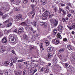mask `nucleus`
<instances>
[{
    "label": "nucleus",
    "mask_w": 75,
    "mask_h": 75,
    "mask_svg": "<svg viewBox=\"0 0 75 75\" xmlns=\"http://www.w3.org/2000/svg\"><path fill=\"white\" fill-rule=\"evenodd\" d=\"M43 27L45 28L43 31V34L44 35H46L48 34V32L47 31H49V33H50V28H47V23H44Z\"/></svg>",
    "instance_id": "f257e3e1"
},
{
    "label": "nucleus",
    "mask_w": 75,
    "mask_h": 75,
    "mask_svg": "<svg viewBox=\"0 0 75 75\" xmlns=\"http://www.w3.org/2000/svg\"><path fill=\"white\" fill-rule=\"evenodd\" d=\"M48 66H45L44 67H44H42L40 71L42 72H44L45 73H48L50 71V70L48 69Z\"/></svg>",
    "instance_id": "f03ea898"
},
{
    "label": "nucleus",
    "mask_w": 75,
    "mask_h": 75,
    "mask_svg": "<svg viewBox=\"0 0 75 75\" xmlns=\"http://www.w3.org/2000/svg\"><path fill=\"white\" fill-rule=\"evenodd\" d=\"M16 38H17V35H12L10 37L9 39V41L11 43H13L16 41Z\"/></svg>",
    "instance_id": "7ed1b4c3"
},
{
    "label": "nucleus",
    "mask_w": 75,
    "mask_h": 75,
    "mask_svg": "<svg viewBox=\"0 0 75 75\" xmlns=\"http://www.w3.org/2000/svg\"><path fill=\"white\" fill-rule=\"evenodd\" d=\"M61 42L57 40V39H55L52 40V42L53 44H55V45H57L58 44H59Z\"/></svg>",
    "instance_id": "20e7f679"
},
{
    "label": "nucleus",
    "mask_w": 75,
    "mask_h": 75,
    "mask_svg": "<svg viewBox=\"0 0 75 75\" xmlns=\"http://www.w3.org/2000/svg\"><path fill=\"white\" fill-rule=\"evenodd\" d=\"M6 51V48L4 46H0V53H3Z\"/></svg>",
    "instance_id": "39448f33"
},
{
    "label": "nucleus",
    "mask_w": 75,
    "mask_h": 75,
    "mask_svg": "<svg viewBox=\"0 0 75 75\" xmlns=\"http://www.w3.org/2000/svg\"><path fill=\"white\" fill-rule=\"evenodd\" d=\"M23 38L25 40H26V41H28V42H30V40L29 38L27 36V35L24 34L23 35Z\"/></svg>",
    "instance_id": "423d86ee"
},
{
    "label": "nucleus",
    "mask_w": 75,
    "mask_h": 75,
    "mask_svg": "<svg viewBox=\"0 0 75 75\" xmlns=\"http://www.w3.org/2000/svg\"><path fill=\"white\" fill-rule=\"evenodd\" d=\"M58 24V21L57 20L54 19V22L53 23V25L54 26H57Z\"/></svg>",
    "instance_id": "0eeeda50"
},
{
    "label": "nucleus",
    "mask_w": 75,
    "mask_h": 75,
    "mask_svg": "<svg viewBox=\"0 0 75 75\" xmlns=\"http://www.w3.org/2000/svg\"><path fill=\"white\" fill-rule=\"evenodd\" d=\"M23 18L22 17V15H18L17 17L16 18V20H22Z\"/></svg>",
    "instance_id": "6e6552de"
},
{
    "label": "nucleus",
    "mask_w": 75,
    "mask_h": 75,
    "mask_svg": "<svg viewBox=\"0 0 75 75\" xmlns=\"http://www.w3.org/2000/svg\"><path fill=\"white\" fill-rule=\"evenodd\" d=\"M1 75H8L7 71L5 70L1 72Z\"/></svg>",
    "instance_id": "1a4fd4ad"
},
{
    "label": "nucleus",
    "mask_w": 75,
    "mask_h": 75,
    "mask_svg": "<svg viewBox=\"0 0 75 75\" xmlns=\"http://www.w3.org/2000/svg\"><path fill=\"white\" fill-rule=\"evenodd\" d=\"M24 31V28H22L20 29L18 31V34H20V33H23Z\"/></svg>",
    "instance_id": "9d476101"
},
{
    "label": "nucleus",
    "mask_w": 75,
    "mask_h": 75,
    "mask_svg": "<svg viewBox=\"0 0 75 75\" xmlns=\"http://www.w3.org/2000/svg\"><path fill=\"white\" fill-rule=\"evenodd\" d=\"M9 64H10V61L7 60L4 62V65L5 66H8Z\"/></svg>",
    "instance_id": "9b49d317"
},
{
    "label": "nucleus",
    "mask_w": 75,
    "mask_h": 75,
    "mask_svg": "<svg viewBox=\"0 0 75 75\" xmlns=\"http://www.w3.org/2000/svg\"><path fill=\"white\" fill-rule=\"evenodd\" d=\"M26 28H27L29 30H30L31 31H33L34 30L33 28L30 25H28L27 26H26Z\"/></svg>",
    "instance_id": "f8f14e48"
},
{
    "label": "nucleus",
    "mask_w": 75,
    "mask_h": 75,
    "mask_svg": "<svg viewBox=\"0 0 75 75\" xmlns=\"http://www.w3.org/2000/svg\"><path fill=\"white\" fill-rule=\"evenodd\" d=\"M12 2H14L16 3H20L21 2V0H11Z\"/></svg>",
    "instance_id": "ddd939ff"
},
{
    "label": "nucleus",
    "mask_w": 75,
    "mask_h": 75,
    "mask_svg": "<svg viewBox=\"0 0 75 75\" xmlns=\"http://www.w3.org/2000/svg\"><path fill=\"white\" fill-rule=\"evenodd\" d=\"M73 47V46H72V45H67L68 49L69 50V51H71L72 50Z\"/></svg>",
    "instance_id": "4468645a"
},
{
    "label": "nucleus",
    "mask_w": 75,
    "mask_h": 75,
    "mask_svg": "<svg viewBox=\"0 0 75 75\" xmlns=\"http://www.w3.org/2000/svg\"><path fill=\"white\" fill-rule=\"evenodd\" d=\"M63 27L61 25H59L58 27L57 28L58 29L59 31L60 32L62 31Z\"/></svg>",
    "instance_id": "2eb2a0df"
},
{
    "label": "nucleus",
    "mask_w": 75,
    "mask_h": 75,
    "mask_svg": "<svg viewBox=\"0 0 75 75\" xmlns=\"http://www.w3.org/2000/svg\"><path fill=\"white\" fill-rule=\"evenodd\" d=\"M53 48L51 47H49L47 48V51L48 52H50V51L51 52L53 51Z\"/></svg>",
    "instance_id": "dca6fc26"
},
{
    "label": "nucleus",
    "mask_w": 75,
    "mask_h": 75,
    "mask_svg": "<svg viewBox=\"0 0 75 75\" xmlns=\"http://www.w3.org/2000/svg\"><path fill=\"white\" fill-rule=\"evenodd\" d=\"M44 40H45V39H44L42 40V41H44V42L45 43L46 45L48 46V45H49V42L48 40H45L44 41Z\"/></svg>",
    "instance_id": "f3484780"
},
{
    "label": "nucleus",
    "mask_w": 75,
    "mask_h": 75,
    "mask_svg": "<svg viewBox=\"0 0 75 75\" xmlns=\"http://www.w3.org/2000/svg\"><path fill=\"white\" fill-rule=\"evenodd\" d=\"M34 11H35V10L34 9H33V10H32V11L31 12H29L28 13V15L30 17L31 16V15H32L33 14V13H34Z\"/></svg>",
    "instance_id": "a211bd4d"
},
{
    "label": "nucleus",
    "mask_w": 75,
    "mask_h": 75,
    "mask_svg": "<svg viewBox=\"0 0 75 75\" xmlns=\"http://www.w3.org/2000/svg\"><path fill=\"white\" fill-rule=\"evenodd\" d=\"M2 41L3 43H6L7 42V40L6 38H4L2 39Z\"/></svg>",
    "instance_id": "6ab92c4d"
},
{
    "label": "nucleus",
    "mask_w": 75,
    "mask_h": 75,
    "mask_svg": "<svg viewBox=\"0 0 75 75\" xmlns=\"http://www.w3.org/2000/svg\"><path fill=\"white\" fill-rule=\"evenodd\" d=\"M2 9H3L5 11H8L9 9H10V7H8V6H7L6 8H2Z\"/></svg>",
    "instance_id": "aec40b11"
},
{
    "label": "nucleus",
    "mask_w": 75,
    "mask_h": 75,
    "mask_svg": "<svg viewBox=\"0 0 75 75\" xmlns=\"http://www.w3.org/2000/svg\"><path fill=\"white\" fill-rule=\"evenodd\" d=\"M56 37L59 38V39H62V36L60 35V34L58 33L57 34V35H56Z\"/></svg>",
    "instance_id": "412c9836"
},
{
    "label": "nucleus",
    "mask_w": 75,
    "mask_h": 75,
    "mask_svg": "<svg viewBox=\"0 0 75 75\" xmlns=\"http://www.w3.org/2000/svg\"><path fill=\"white\" fill-rule=\"evenodd\" d=\"M57 29H54L53 31V35H55L57 34Z\"/></svg>",
    "instance_id": "4be33fe9"
},
{
    "label": "nucleus",
    "mask_w": 75,
    "mask_h": 75,
    "mask_svg": "<svg viewBox=\"0 0 75 75\" xmlns=\"http://www.w3.org/2000/svg\"><path fill=\"white\" fill-rule=\"evenodd\" d=\"M21 25H23V26H25L26 28H27V24H26V23L25 22H22L21 23Z\"/></svg>",
    "instance_id": "5701e85b"
},
{
    "label": "nucleus",
    "mask_w": 75,
    "mask_h": 75,
    "mask_svg": "<svg viewBox=\"0 0 75 75\" xmlns=\"http://www.w3.org/2000/svg\"><path fill=\"white\" fill-rule=\"evenodd\" d=\"M52 55H53V54L51 53L49 54L48 55V56H47L48 58L49 59H50V58H51V57H52Z\"/></svg>",
    "instance_id": "b1692460"
},
{
    "label": "nucleus",
    "mask_w": 75,
    "mask_h": 75,
    "mask_svg": "<svg viewBox=\"0 0 75 75\" xmlns=\"http://www.w3.org/2000/svg\"><path fill=\"white\" fill-rule=\"evenodd\" d=\"M37 48V47L33 45H31L30 46V48L31 50L32 49H33L34 48Z\"/></svg>",
    "instance_id": "393cba45"
},
{
    "label": "nucleus",
    "mask_w": 75,
    "mask_h": 75,
    "mask_svg": "<svg viewBox=\"0 0 75 75\" xmlns=\"http://www.w3.org/2000/svg\"><path fill=\"white\" fill-rule=\"evenodd\" d=\"M8 16V15L7 14H5L2 16V18L3 19H4L6 18Z\"/></svg>",
    "instance_id": "a878e982"
},
{
    "label": "nucleus",
    "mask_w": 75,
    "mask_h": 75,
    "mask_svg": "<svg viewBox=\"0 0 75 75\" xmlns=\"http://www.w3.org/2000/svg\"><path fill=\"white\" fill-rule=\"evenodd\" d=\"M62 8H61V6H59V12L60 14H62L61 12H62Z\"/></svg>",
    "instance_id": "bb28decb"
},
{
    "label": "nucleus",
    "mask_w": 75,
    "mask_h": 75,
    "mask_svg": "<svg viewBox=\"0 0 75 75\" xmlns=\"http://www.w3.org/2000/svg\"><path fill=\"white\" fill-rule=\"evenodd\" d=\"M40 50L41 51H43V50H44V48H43V47L42 46V43L40 44Z\"/></svg>",
    "instance_id": "cd10ccee"
},
{
    "label": "nucleus",
    "mask_w": 75,
    "mask_h": 75,
    "mask_svg": "<svg viewBox=\"0 0 75 75\" xmlns=\"http://www.w3.org/2000/svg\"><path fill=\"white\" fill-rule=\"evenodd\" d=\"M75 58L74 57H72V59L71 60V62L72 63H74L75 62Z\"/></svg>",
    "instance_id": "c85d7f7f"
},
{
    "label": "nucleus",
    "mask_w": 75,
    "mask_h": 75,
    "mask_svg": "<svg viewBox=\"0 0 75 75\" xmlns=\"http://www.w3.org/2000/svg\"><path fill=\"white\" fill-rule=\"evenodd\" d=\"M42 3L43 5H45L46 4L47 2L45 1L44 0H42Z\"/></svg>",
    "instance_id": "c756f323"
},
{
    "label": "nucleus",
    "mask_w": 75,
    "mask_h": 75,
    "mask_svg": "<svg viewBox=\"0 0 75 75\" xmlns=\"http://www.w3.org/2000/svg\"><path fill=\"white\" fill-rule=\"evenodd\" d=\"M4 33L6 34H8V33H9V31L8 30H5L4 31Z\"/></svg>",
    "instance_id": "7c9ffc66"
},
{
    "label": "nucleus",
    "mask_w": 75,
    "mask_h": 75,
    "mask_svg": "<svg viewBox=\"0 0 75 75\" xmlns=\"http://www.w3.org/2000/svg\"><path fill=\"white\" fill-rule=\"evenodd\" d=\"M15 73L16 75H21V73H19L18 72L16 71H15Z\"/></svg>",
    "instance_id": "2f4dec72"
},
{
    "label": "nucleus",
    "mask_w": 75,
    "mask_h": 75,
    "mask_svg": "<svg viewBox=\"0 0 75 75\" xmlns=\"http://www.w3.org/2000/svg\"><path fill=\"white\" fill-rule=\"evenodd\" d=\"M31 23V24H32V25H34V26H35L36 25H37V22H32Z\"/></svg>",
    "instance_id": "473e14b6"
},
{
    "label": "nucleus",
    "mask_w": 75,
    "mask_h": 75,
    "mask_svg": "<svg viewBox=\"0 0 75 75\" xmlns=\"http://www.w3.org/2000/svg\"><path fill=\"white\" fill-rule=\"evenodd\" d=\"M8 23H9V20H8L4 22V24H7Z\"/></svg>",
    "instance_id": "72a5a7b5"
},
{
    "label": "nucleus",
    "mask_w": 75,
    "mask_h": 75,
    "mask_svg": "<svg viewBox=\"0 0 75 75\" xmlns=\"http://www.w3.org/2000/svg\"><path fill=\"white\" fill-rule=\"evenodd\" d=\"M16 61H17V59L15 58H14L13 59L12 61V62L13 63H16Z\"/></svg>",
    "instance_id": "f704fd0d"
},
{
    "label": "nucleus",
    "mask_w": 75,
    "mask_h": 75,
    "mask_svg": "<svg viewBox=\"0 0 75 75\" xmlns=\"http://www.w3.org/2000/svg\"><path fill=\"white\" fill-rule=\"evenodd\" d=\"M65 65L67 68H69L70 67L68 63H65Z\"/></svg>",
    "instance_id": "c9c22d12"
},
{
    "label": "nucleus",
    "mask_w": 75,
    "mask_h": 75,
    "mask_svg": "<svg viewBox=\"0 0 75 75\" xmlns=\"http://www.w3.org/2000/svg\"><path fill=\"white\" fill-rule=\"evenodd\" d=\"M72 28L73 29L75 30V23H74L72 25Z\"/></svg>",
    "instance_id": "e433bc0d"
},
{
    "label": "nucleus",
    "mask_w": 75,
    "mask_h": 75,
    "mask_svg": "<svg viewBox=\"0 0 75 75\" xmlns=\"http://www.w3.org/2000/svg\"><path fill=\"white\" fill-rule=\"evenodd\" d=\"M12 24V23H10L8 25H7L6 26L8 27H10V26H11Z\"/></svg>",
    "instance_id": "4c0bfd02"
},
{
    "label": "nucleus",
    "mask_w": 75,
    "mask_h": 75,
    "mask_svg": "<svg viewBox=\"0 0 75 75\" xmlns=\"http://www.w3.org/2000/svg\"><path fill=\"white\" fill-rule=\"evenodd\" d=\"M62 20L63 21L64 23H65V22H66V20H65V17L63 16L62 17Z\"/></svg>",
    "instance_id": "58836bf2"
},
{
    "label": "nucleus",
    "mask_w": 75,
    "mask_h": 75,
    "mask_svg": "<svg viewBox=\"0 0 75 75\" xmlns=\"http://www.w3.org/2000/svg\"><path fill=\"white\" fill-rule=\"evenodd\" d=\"M47 14L46 13H43V17H46L47 18Z\"/></svg>",
    "instance_id": "ea45409f"
},
{
    "label": "nucleus",
    "mask_w": 75,
    "mask_h": 75,
    "mask_svg": "<svg viewBox=\"0 0 75 75\" xmlns=\"http://www.w3.org/2000/svg\"><path fill=\"white\" fill-rule=\"evenodd\" d=\"M67 41H68V39H67V38H64L63 40V41H64V42H67Z\"/></svg>",
    "instance_id": "a19ab883"
},
{
    "label": "nucleus",
    "mask_w": 75,
    "mask_h": 75,
    "mask_svg": "<svg viewBox=\"0 0 75 75\" xmlns=\"http://www.w3.org/2000/svg\"><path fill=\"white\" fill-rule=\"evenodd\" d=\"M64 51V49H61L59 51V52H63Z\"/></svg>",
    "instance_id": "79ce46f5"
},
{
    "label": "nucleus",
    "mask_w": 75,
    "mask_h": 75,
    "mask_svg": "<svg viewBox=\"0 0 75 75\" xmlns=\"http://www.w3.org/2000/svg\"><path fill=\"white\" fill-rule=\"evenodd\" d=\"M37 62H39V63L41 64V63L42 62V60H41V59H39L38 61H37Z\"/></svg>",
    "instance_id": "37998d69"
},
{
    "label": "nucleus",
    "mask_w": 75,
    "mask_h": 75,
    "mask_svg": "<svg viewBox=\"0 0 75 75\" xmlns=\"http://www.w3.org/2000/svg\"><path fill=\"white\" fill-rule=\"evenodd\" d=\"M31 7L33 8L32 10H33V9H34L35 10V9L34 8V6L33 5H31Z\"/></svg>",
    "instance_id": "c03bdc74"
},
{
    "label": "nucleus",
    "mask_w": 75,
    "mask_h": 75,
    "mask_svg": "<svg viewBox=\"0 0 75 75\" xmlns=\"http://www.w3.org/2000/svg\"><path fill=\"white\" fill-rule=\"evenodd\" d=\"M54 21H55V20L54 19H51L50 20V21L51 23H54Z\"/></svg>",
    "instance_id": "a18cd8bd"
},
{
    "label": "nucleus",
    "mask_w": 75,
    "mask_h": 75,
    "mask_svg": "<svg viewBox=\"0 0 75 75\" xmlns=\"http://www.w3.org/2000/svg\"><path fill=\"white\" fill-rule=\"evenodd\" d=\"M54 11L56 13L57 12V11H58V8H57V7H55L54 9Z\"/></svg>",
    "instance_id": "49530a36"
},
{
    "label": "nucleus",
    "mask_w": 75,
    "mask_h": 75,
    "mask_svg": "<svg viewBox=\"0 0 75 75\" xmlns=\"http://www.w3.org/2000/svg\"><path fill=\"white\" fill-rule=\"evenodd\" d=\"M67 27L69 30H72V28L70 25H67Z\"/></svg>",
    "instance_id": "de8ad7c7"
},
{
    "label": "nucleus",
    "mask_w": 75,
    "mask_h": 75,
    "mask_svg": "<svg viewBox=\"0 0 75 75\" xmlns=\"http://www.w3.org/2000/svg\"><path fill=\"white\" fill-rule=\"evenodd\" d=\"M69 11L70 13H72L73 14H74V10L70 9L69 10Z\"/></svg>",
    "instance_id": "09e8293b"
},
{
    "label": "nucleus",
    "mask_w": 75,
    "mask_h": 75,
    "mask_svg": "<svg viewBox=\"0 0 75 75\" xmlns=\"http://www.w3.org/2000/svg\"><path fill=\"white\" fill-rule=\"evenodd\" d=\"M37 69H35L34 70V72L32 73V74H31V75H33L34 74H35V73L36 72H37Z\"/></svg>",
    "instance_id": "8fccbe9b"
},
{
    "label": "nucleus",
    "mask_w": 75,
    "mask_h": 75,
    "mask_svg": "<svg viewBox=\"0 0 75 75\" xmlns=\"http://www.w3.org/2000/svg\"><path fill=\"white\" fill-rule=\"evenodd\" d=\"M45 13H46L47 14V16H48V15H50V12L48 11H46Z\"/></svg>",
    "instance_id": "3c124183"
},
{
    "label": "nucleus",
    "mask_w": 75,
    "mask_h": 75,
    "mask_svg": "<svg viewBox=\"0 0 75 75\" xmlns=\"http://www.w3.org/2000/svg\"><path fill=\"white\" fill-rule=\"evenodd\" d=\"M58 57H59V58H60V59H62V58H63V57H62V56L61 55H58Z\"/></svg>",
    "instance_id": "603ef678"
},
{
    "label": "nucleus",
    "mask_w": 75,
    "mask_h": 75,
    "mask_svg": "<svg viewBox=\"0 0 75 75\" xmlns=\"http://www.w3.org/2000/svg\"><path fill=\"white\" fill-rule=\"evenodd\" d=\"M44 23L43 22H40V26H43L44 25Z\"/></svg>",
    "instance_id": "864d4df0"
},
{
    "label": "nucleus",
    "mask_w": 75,
    "mask_h": 75,
    "mask_svg": "<svg viewBox=\"0 0 75 75\" xmlns=\"http://www.w3.org/2000/svg\"><path fill=\"white\" fill-rule=\"evenodd\" d=\"M57 57H54L53 58V61L54 62H55L56 61H57Z\"/></svg>",
    "instance_id": "5fc2aeb1"
},
{
    "label": "nucleus",
    "mask_w": 75,
    "mask_h": 75,
    "mask_svg": "<svg viewBox=\"0 0 75 75\" xmlns=\"http://www.w3.org/2000/svg\"><path fill=\"white\" fill-rule=\"evenodd\" d=\"M14 10H15V11H18V9H19V8H17L15 7L14 8Z\"/></svg>",
    "instance_id": "6e6d98bb"
},
{
    "label": "nucleus",
    "mask_w": 75,
    "mask_h": 75,
    "mask_svg": "<svg viewBox=\"0 0 75 75\" xmlns=\"http://www.w3.org/2000/svg\"><path fill=\"white\" fill-rule=\"evenodd\" d=\"M41 11H42V12H44V11H45V9L44 8H42L41 9Z\"/></svg>",
    "instance_id": "4d7b16f0"
},
{
    "label": "nucleus",
    "mask_w": 75,
    "mask_h": 75,
    "mask_svg": "<svg viewBox=\"0 0 75 75\" xmlns=\"http://www.w3.org/2000/svg\"><path fill=\"white\" fill-rule=\"evenodd\" d=\"M69 7L68 6H66L65 9H67V10H69Z\"/></svg>",
    "instance_id": "13d9d810"
},
{
    "label": "nucleus",
    "mask_w": 75,
    "mask_h": 75,
    "mask_svg": "<svg viewBox=\"0 0 75 75\" xmlns=\"http://www.w3.org/2000/svg\"><path fill=\"white\" fill-rule=\"evenodd\" d=\"M28 0H24L23 1V3L25 4V3H27Z\"/></svg>",
    "instance_id": "bf43d9fd"
},
{
    "label": "nucleus",
    "mask_w": 75,
    "mask_h": 75,
    "mask_svg": "<svg viewBox=\"0 0 75 75\" xmlns=\"http://www.w3.org/2000/svg\"><path fill=\"white\" fill-rule=\"evenodd\" d=\"M23 59L18 60V62H23Z\"/></svg>",
    "instance_id": "052dcab7"
},
{
    "label": "nucleus",
    "mask_w": 75,
    "mask_h": 75,
    "mask_svg": "<svg viewBox=\"0 0 75 75\" xmlns=\"http://www.w3.org/2000/svg\"><path fill=\"white\" fill-rule=\"evenodd\" d=\"M23 75H27L25 74V70H24L23 71Z\"/></svg>",
    "instance_id": "680f3d73"
},
{
    "label": "nucleus",
    "mask_w": 75,
    "mask_h": 75,
    "mask_svg": "<svg viewBox=\"0 0 75 75\" xmlns=\"http://www.w3.org/2000/svg\"><path fill=\"white\" fill-rule=\"evenodd\" d=\"M2 36H3V33L0 31V37H2Z\"/></svg>",
    "instance_id": "e2e57ef3"
},
{
    "label": "nucleus",
    "mask_w": 75,
    "mask_h": 75,
    "mask_svg": "<svg viewBox=\"0 0 75 75\" xmlns=\"http://www.w3.org/2000/svg\"><path fill=\"white\" fill-rule=\"evenodd\" d=\"M47 39H49V40H51V36H48L47 37Z\"/></svg>",
    "instance_id": "0e129e2a"
},
{
    "label": "nucleus",
    "mask_w": 75,
    "mask_h": 75,
    "mask_svg": "<svg viewBox=\"0 0 75 75\" xmlns=\"http://www.w3.org/2000/svg\"><path fill=\"white\" fill-rule=\"evenodd\" d=\"M17 29H16L14 30L13 32H14V33H17Z\"/></svg>",
    "instance_id": "69168bd1"
},
{
    "label": "nucleus",
    "mask_w": 75,
    "mask_h": 75,
    "mask_svg": "<svg viewBox=\"0 0 75 75\" xmlns=\"http://www.w3.org/2000/svg\"><path fill=\"white\" fill-rule=\"evenodd\" d=\"M4 14V13H3L1 11H0V15L1 16H2V15H3Z\"/></svg>",
    "instance_id": "338daca9"
},
{
    "label": "nucleus",
    "mask_w": 75,
    "mask_h": 75,
    "mask_svg": "<svg viewBox=\"0 0 75 75\" xmlns=\"http://www.w3.org/2000/svg\"><path fill=\"white\" fill-rule=\"evenodd\" d=\"M71 14H68V15H67V17H71Z\"/></svg>",
    "instance_id": "774afa93"
}]
</instances>
